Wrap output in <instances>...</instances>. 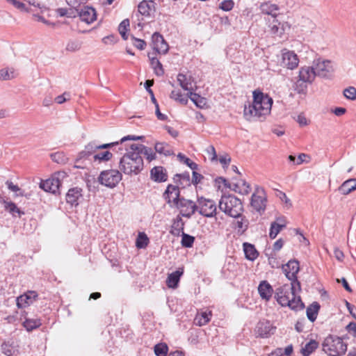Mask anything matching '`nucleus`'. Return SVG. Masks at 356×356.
<instances>
[{"mask_svg":"<svg viewBox=\"0 0 356 356\" xmlns=\"http://www.w3.org/2000/svg\"><path fill=\"white\" fill-rule=\"evenodd\" d=\"M273 99L268 95L259 90L253 92V101L245 104L243 111L244 117L247 120L263 121L271 111Z\"/></svg>","mask_w":356,"mask_h":356,"instance_id":"obj_1","label":"nucleus"},{"mask_svg":"<svg viewBox=\"0 0 356 356\" xmlns=\"http://www.w3.org/2000/svg\"><path fill=\"white\" fill-rule=\"evenodd\" d=\"M296 288L300 289V282H291L276 289L275 298L282 307H289L291 309H302L304 306L300 296L296 295Z\"/></svg>","mask_w":356,"mask_h":356,"instance_id":"obj_2","label":"nucleus"},{"mask_svg":"<svg viewBox=\"0 0 356 356\" xmlns=\"http://www.w3.org/2000/svg\"><path fill=\"white\" fill-rule=\"evenodd\" d=\"M119 168L127 175H136L143 169V159L138 152L131 150L126 153L120 159Z\"/></svg>","mask_w":356,"mask_h":356,"instance_id":"obj_3","label":"nucleus"},{"mask_svg":"<svg viewBox=\"0 0 356 356\" xmlns=\"http://www.w3.org/2000/svg\"><path fill=\"white\" fill-rule=\"evenodd\" d=\"M218 207L226 215L236 218L243 213V207L241 201L234 195H223L221 197Z\"/></svg>","mask_w":356,"mask_h":356,"instance_id":"obj_4","label":"nucleus"},{"mask_svg":"<svg viewBox=\"0 0 356 356\" xmlns=\"http://www.w3.org/2000/svg\"><path fill=\"white\" fill-rule=\"evenodd\" d=\"M323 351L330 356H341L347 350V345L339 337L330 335L322 344Z\"/></svg>","mask_w":356,"mask_h":356,"instance_id":"obj_5","label":"nucleus"},{"mask_svg":"<svg viewBox=\"0 0 356 356\" xmlns=\"http://www.w3.org/2000/svg\"><path fill=\"white\" fill-rule=\"evenodd\" d=\"M66 177L67 174L65 172H57L50 178L42 181L40 184V187L47 192L56 194L59 192L62 181Z\"/></svg>","mask_w":356,"mask_h":356,"instance_id":"obj_6","label":"nucleus"},{"mask_svg":"<svg viewBox=\"0 0 356 356\" xmlns=\"http://www.w3.org/2000/svg\"><path fill=\"white\" fill-rule=\"evenodd\" d=\"M122 174L118 170L102 171L99 177V182L108 188H114L122 179Z\"/></svg>","mask_w":356,"mask_h":356,"instance_id":"obj_7","label":"nucleus"},{"mask_svg":"<svg viewBox=\"0 0 356 356\" xmlns=\"http://www.w3.org/2000/svg\"><path fill=\"white\" fill-rule=\"evenodd\" d=\"M196 207L199 213L204 217L212 218L216 214L217 207L212 200L200 197Z\"/></svg>","mask_w":356,"mask_h":356,"instance_id":"obj_8","label":"nucleus"},{"mask_svg":"<svg viewBox=\"0 0 356 356\" xmlns=\"http://www.w3.org/2000/svg\"><path fill=\"white\" fill-rule=\"evenodd\" d=\"M313 67L316 76L329 77L333 72L332 63L328 60L317 58L314 60Z\"/></svg>","mask_w":356,"mask_h":356,"instance_id":"obj_9","label":"nucleus"},{"mask_svg":"<svg viewBox=\"0 0 356 356\" xmlns=\"http://www.w3.org/2000/svg\"><path fill=\"white\" fill-rule=\"evenodd\" d=\"M266 197L262 188L257 187L252 195L251 206L258 212L264 211L266 209Z\"/></svg>","mask_w":356,"mask_h":356,"instance_id":"obj_10","label":"nucleus"},{"mask_svg":"<svg viewBox=\"0 0 356 356\" xmlns=\"http://www.w3.org/2000/svg\"><path fill=\"white\" fill-rule=\"evenodd\" d=\"M179 209L180 213L186 218H191L197 211L196 204L190 200L181 197L175 206Z\"/></svg>","mask_w":356,"mask_h":356,"instance_id":"obj_11","label":"nucleus"},{"mask_svg":"<svg viewBox=\"0 0 356 356\" xmlns=\"http://www.w3.org/2000/svg\"><path fill=\"white\" fill-rule=\"evenodd\" d=\"M138 13L145 18H154L156 13V3L154 0H143L138 6Z\"/></svg>","mask_w":356,"mask_h":356,"instance_id":"obj_12","label":"nucleus"},{"mask_svg":"<svg viewBox=\"0 0 356 356\" xmlns=\"http://www.w3.org/2000/svg\"><path fill=\"white\" fill-rule=\"evenodd\" d=\"M152 41L154 53L156 54H165L168 51L169 46L160 33H154L152 36Z\"/></svg>","mask_w":356,"mask_h":356,"instance_id":"obj_13","label":"nucleus"},{"mask_svg":"<svg viewBox=\"0 0 356 356\" xmlns=\"http://www.w3.org/2000/svg\"><path fill=\"white\" fill-rule=\"evenodd\" d=\"M179 188L173 185H168L165 193H163V197L168 204L175 206L178 202L181 200Z\"/></svg>","mask_w":356,"mask_h":356,"instance_id":"obj_14","label":"nucleus"},{"mask_svg":"<svg viewBox=\"0 0 356 356\" xmlns=\"http://www.w3.org/2000/svg\"><path fill=\"white\" fill-rule=\"evenodd\" d=\"M299 63L298 56L291 51H283L282 56V65L288 69L293 70L296 68Z\"/></svg>","mask_w":356,"mask_h":356,"instance_id":"obj_15","label":"nucleus"},{"mask_svg":"<svg viewBox=\"0 0 356 356\" xmlns=\"http://www.w3.org/2000/svg\"><path fill=\"white\" fill-rule=\"evenodd\" d=\"M283 270L289 280H293L292 282H298L296 275L299 271V263L296 260H290L286 264L284 265Z\"/></svg>","mask_w":356,"mask_h":356,"instance_id":"obj_16","label":"nucleus"},{"mask_svg":"<svg viewBox=\"0 0 356 356\" xmlns=\"http://www.w3.org/2000/svg\"><path fill=\"white\" fill-rule=\"evenodd\" d=\"M83 191L81 188L74 187L69 189L66 194V202L72 206H77L83 200Z\"/></svg>","mask_w":356,"mask_h":356,"instance_id":"obj_17","label":"nucleus"},{"mask_svg":"<svg viewBox=\"0 0 356 356\" xmlns=\"http://www.w3.org/2000/svg\"><path fill=\"white\" fill-rule=\"evenodd\" d=\"M275 329V327L273 326L269 321L263 320L257 323L256 332L261 337L266 338L273 334Z\"/></svg>","mask_w":356,"mask_h":356,"instance_id":"obj_18","label":"nucleus"},{"mask_svg":"<svg viewBox=\"0 0 356 356\" xmlns=\"http://www.w3.org/2000/svg\"><path fill=\"white\" fill-rule=\"evenodd\" d=\"M177 81L184 90L188 92V95L194 90L195 83L194 82V79L191 75L179 73L177 75Z\"/></svg>","mask_w":356,"mask_h":356,"instance_id":"obj_19","label":"nucleus"},{"mask_svg":"<svg viewBox=\"0 0 356 356\" xmlns=\"http://www.w3.org/2000/svg\"><path fill=\"white\" fill-rule=\"evenodd\" d=\"M38 297V294L34 291H29L27 293L19 296L17 298V306L18 308H24L33 303Z\"/></svg>","mask_w":356,"mask_h":356,"instance_id":"obj_20","label":"nucleus"},{"mask_svg":"<svg viewBox=\"0 0 356 356\" xmlns=\"http://www.w3.org/2000/svg\"><path fill=\"white\" fill-rule=\"evenodd\" d=\"M131 150L137 151L140 156H145L149 161L156 158V154L151 148L141 144H132L131 145Z\"/></svg>","mask_w":356,"mask_h":356,"instance_id":"obj_21","label":"nucleus"},{"mask_svg":"<svg viewBox=\"0 0 356 356\" xmlns=\"http://www.w3.org/2000/svg\"><path fill=\"white\" fill-rule=\"evenodd\" d=\"M316 76L313 65L305 66L300 68L299 72V81L305 83H312Z\"/></svg>","mask_w":356,"mask_h":356,"instance_id":"obj_22","label":"nucleus"},{"mask_svg":"<svg viewBox=\"0 0 356 356\" xmlns=\"http://www.w3.org/2000/svg\"><path fill=\"white\" fill-rule=\"evenodd\" d=\"M118 143V142H116L97 145L95 143H90L86 145L85 149L80 154L81 156H89L95 153L97 149H107Z\"/></svg>","mask_w":356,"mask_h":356,"instance_id":"obj_23","label":"nucleus"},{"mask_svg":"<svg viewBox=\"0 0 356 356\" xmlns=\"http://www.w3.org/2000/svg\"><path fill=\"white\" fill-rule=\"evenodd\" d=\"M290 29V25L288 22H280L277 19L273 21L272 25L270 26L271 33L281 37L285 31Z\"/></svg>","mask_w":356,"mask_h":356,"instance_id":"obj_24","label":"nucleus"},{"mask_svg":"<svg viewBox=\"0 0 356 356\" xmlns=\"http://www.w3.org/2000/svg\"><path fill=\"white\" fill-rule=\"evenodd\" d=\"M80 18L88 24L93 22L96 19L95 10L91 7L85 6L79 11Z\"/></svg>","mask_w":356,"mask_h":356,"instance_id":"obj_25","label":"nucleus"},{"mask_svg":"<svg viewBox=\"0 0 356 356\" xmlns=\"http://www.w3.org/2000/svg\"><path fill=\"white\" fill-rule=\"evenodd\" d=\"M183 273L184 268H179L176 271L169 274L166 280L167 286L169 288L176 289Z\"/></svg>","mask_w":356,"mask_h":356,"instance_id":"obj_26","label":"nucleus"},{"mask_svg":"<svg viewBox=\"0 0 356 356\" xmlns=\"http://www.w3.org/2000/svg\"><path fill=\"white\" fill-rule=\"evenodd\" d=\"M258 291L262 299L268 300L272 296L273 290L268 282L262 281L259 285Z\"/></svg>","mask_w":356,"mask_h":356,"instance_id":"obj_27","label":"nucleus"},{"mask_svg":"<svg viewBox=\"0 0 356 356\" xmlns=\"http://www.w3.org/2000/svg\"><path fill=\"white\" fill-rule=\"evenodd\" d=\"M151 177L157 182L165 181L168 176L165 170L161 166H156L150 171Z\"/></svg>","mask_w":356,"mask_h":356,"instance_id":"obj_28","label":"nucleus"},{"mask_svg":"<svg viewBox=\"0 0 356 356\" xmlns=\"http://www.w3.org/2000/svg\"><path fill=\"white\" fill-rule=\"evenodd\" d=\"M147 56L155 74L157 76H162L164 74V70L161 62L156 56V53H148Z\"/></svg>","mask_w":356,"mask_h":356,"instance_id":"obj_29","label":"nucleus"},{"mask_svg":"<svg viewBox=\"0 0 356 356\" xmlns=\"http://www.w3.org/2000/svg\"><path fill=\"white\" fill-rule=\"evenodd\" d=\"M260 10L262 13L276 17L277 12L280 10L277 5L270 2H264L260 5Z\"/></svg>","mask_w":356,"mask_h":356,"instance_id":"obj_30","label":"nucleus"},{"mask_svg":"<svg viewBox=\"0 0 356 356\" xmlns=\"http://www.w3.org/2000/svg\"><path fill=\"white\" fill-rule=\"evenodd\" d=\"M0 202H2L4 204L5 209L11 213L13 216H15L16 213L19 217H21L24 214V212L21 211L14 202H8L3 199L1 196Z\"/></svg>","mask_w":356,"mask_h":356,"instance_id":"obj_31","label":"nucleus"},{"mask_svg":"<svg viewBox=\"0 0 356 356\" xmlns=\"http://www.w3.org/2000/svg\"><path fill=\"white\" fill-rule=\"evenodd\" d=\"M277 221L279 222H273L271 223V225H270L269 236L272 239L275 238L277 236V234L280 232L282 229L286 226L285 223H284L285 220L284 219L277 218Z\"/></svg>","mask_w":356,"mask_h":356,"instance_id":"obj_32","label":"nucleus"},{"mask_svg":"<svg viewBox=\"0 0 356 356\" xmlns=\"http://www.w3.org/2000/svg\"><path fill=\"white\" fill-rule=\"evenodd\" d=\"M243 250L245 254V257L251 261L257 259L259 255V253L257 251L255 247L248 243H243Z\"/></svg>","mask_w":356,"mask_h":356,"instance_id":"obj_33","label":"nucleus"},{"mask_svg":"<svg viewBox=\"0 0 356 356\" xmlns=\"http://www.w3.org/2000/svg\"><path fill=\"white\" fill-rule=\"evenodd\" d=\"M356 189V179H350L344 181L339 187V191L343 194L347 195Z\"/></svg>","mask_w":356,"mask_h":356,"instance_id":"obj_34","label":"nucleus"},{"mask_svg":"<svg viewBox=\"0 0 356 356\" xmlns=\"http://www.w3.org/2000/svg\"><path fill=\"white\" fill-rule=\"evenodd\" d=\"M237 220L235 222L236 228L238 232L244 233L248 228L249 220L242 213L240 214L239 217L236 218Z\"/></svg>","mask_w":356,"mask_h":356,"instance_id":"obj_35","label":"nucleus"},{"mask_svg":"<svg viewBox=\"0 0 356 356\" xmlns=\"http://www.w3.org/2000/svg\"><path fill=\"white\" fill-rule=\"evenodd\" d=\"M113 154L109 151L98 152L93 155L92 161L94 163H101L111 159Z\"/></svg>","mask_w":356,"mask_h":356,"instance_id":"obj_36","label":"nucleus"},{"mask_svg":"<svg viewBox=\"0 0 356 356\" xmlns=\"http://www.w3.org/2000/svg\"><path fill=\"white\" fill-rule=\"evenodd\" d=\"M154 149L156 152L165 156L171 155L173 153L171 147L165 142L156 143Z\"/></svg>","mask_w":356,"mask_h":356,"instance_id":"obj_37","label":"nucleus"},{"mask_svg":"<svg viewBox=\"0 0 356 356\" xmlns=\"http://www.w3.org/2000/svg\"><path fill=\"white\" fill-rule=\"evenodd\" d=\"M320 309V305L318 302H313L310 306H309L307 309V316L309 321L314 322L317 317V314L318 310Z\"/></svg>","mask_w":356,"mask_h":356,"instance_id":"obj_38","label":"nucleus"},{"mask_svg":"<svg viewBox=\"0 0 356 356\" xmlns=\"http://www.w3.org/2000/svg\"><path fill=\"white\" fill-rule=\"evenodd\" d=\"M189 96L190 95H188V92L185 95H183L179 90H174L170 93V98L175 99L183 105H186L188 103V99Z\"/></svg>","mask_w":356,"mask_h":356,"instance_id":"obj_39","label":"nucleus"},{"mask_svg":"<svg viewBox=\"0 0 356 356\" xmlns=\"http://www.w3.org/2000/svg\"><path fill=\"white\" fill-rule=\"evenodd\" d=\"M211 316V312H202L200 314H197L195 319L194 323L198 326H202L207 324L209 321Z\"/></svg>","mask_w":356,"mask_h":356,"instance_id":"obj_40","label":"nucleus"},{"mask_svg":"<svg viewBox=\"0 0 356 356\" xmlns=\"http://www.w3.org/2000/svg\"><path fill=\"white\" fill-rule=\"evenodd\" d=\"M235 191L242 195H247L251 191L250 186L244 180L235 184Z\"/></svg>","mask_w":356,"mask_h":356,"instance_id":"obj_41","label":"nucleus"},{"mask_svg":"<svg viewBox=\"0 0 356 356\" xmlns=\"http://www.w3.org/2000/svg\"><path fill=\"white\" fill-rule=\"evenodd\" d=\"M41 325H42V323H41L40 319H39V318H36V319L26 318L23 323V326L29 332L32 331L33 330L39 327Z\"/></svg>","mask_w":356,"mask_h":356,"instance_id":"obj_42","label":"nucleus"},{"mask_svg":"<svg viewBox=\"0 0 356 356\" xmlns=\"http://www.w3.org/2000/svg\"><path fill=\"white\" fill-rule=\"evenodd\" d=\"M189 98L199 108H204L207 107V99L200 97L199 95L191 92Z\"/></svg>","mask_w":356,"mask_h":356,"instance_id":"obj_43","label":"nucleus"},{"mask_svg":"<svg viewBox=\"0 0 356 356\" xmlns=\"http://www.w3.org/2000/svg\"><path fill=\"white\" fill-rule=\"evenodd\" d=\"M318 342L314 340H311L308 343L305 344V346L302 348V353L304 356H309L312 353H313L318 348Z\"/></svg>","mask_w":356,"mask_h":356,"instance_id":"obj_44","label":"nucleus"},{"mask_svg":"<svg viewBox=\"0 0 356 356\" xmlns=\"http://www.w3.org/2000/svg\"><path fill=\"white\" fill-rule=\"evenodd\" d=\"M16 76L13 68H3L0 70V80L6 81L14 79Z\"/></svg>","mask_w":356,"mask_h":356,"instance_id":"obj_45","label":"nucleus"},{"mask_svg":"<svg viewBox=\"0 0 356 356\" xmlns=\"http://www.w3.org/2000/svg\"><path fill=\"white\" fill-rule=\"evenodd\" d=\"M149 243L147 235L143 232H140L138 235L136 245L138 248H145Z\"/></svg>","mask_w":356,"mask_h":356,"instance_id":"obj_46","label":"nucleus"},{"mask_svg":"<svg viewBox=\"0 0 356 356\" xmlns=\"http://www.w3.org/2000/svg\"><path fill=\"white\" fill-rule=\"evenodd\" d=\"M154 349L156 356H166L168 351V347L165 343L156 344Z\"/></svg>","mask_w":356,"mask_h":356,"instance_id":"obj_47","label":"nucleus"},{"mask_svg":"<svg viewBox=\"0 0 356 356\" xmlns=\"http://www.w3.org/2000/svg\"><path fill=\"white\" fill-rule=\"evenodd\" d=\"M2 353L7 356H12L15 354L17 350L9 342H4L1 346Z\"/></svg>","mask_w":356,"mask_h":356,"instance_id":"obj_48","label":"nucleus"},{"mask_svg":"<svg viewBox=\"0 0 356 356\" xmlns=\"http://www.w3.org/2000/svg\"><path fill=\"white\" fill-rule=\"evenodd\" d=\"M51 159L58 163H65L67 158L63 152H58L51 154Z\"/></svg>","mask_w":356,"mask_h":356,"instance_id":"obj_49","label":"nucleus"},{"mask_svg":"<svg viewBox=\"0 0 356 356\" xmlns=\"http://www.w3.org/2000/svg\"><path fill=\"white\" fill-rule=\"evenodd\" d=\"M7 2L11 3L14 7L20 11H24L26 13H29L31 11L30 8H29L24 3L18 1V0H6Z\"/></svg>","mask_w":356,"mask_h":356,"instance_id":"obj_50","label":"nucleus"},{"mask_svg":"<svg viewBox=\"0 0 356 356\" xmlns=\"http://www.w3.org/2000/svg\"><path fill=\"white\" fill-rule=\"evenodd\" d=\"M129 26V20L128 19H124L119 25V32L124 40H127L128 36L126 34L127 27Z\"/></svg>","mask_w":356,"mask_h":356,"instance_id":"obj_51","label":"nucleus"},{"mask_svg":"<svg viewBox=\"0 0 356 356\" xmlns=\"http://www.w3.org/2000/svg\"><path fill=\"white\" fill-rule=\"evenodd\" d=\"M81 44L76 40H70L67 42L65 49L68 51L74 52L81 49Z\"/></svg>","mask_w":356,"mask_h":356,"instance_id":"obj_52","label":"nucleus"},{"mask_svg":"<svg viewBox=\"0 0 356 356\" xmlns=\"http://www.w3.org/2000/svg\"><path fill=\"white\" fill-rule=\"evenodd\" d=\"M195 238L186 234H182L181 245L185 248L192 247Z\"/></svg>","mask_w":356,"mask_h":356,"instance_id":"obj_53","label":"nucleus"},{"mask_svg":"<svg viewBox=\"0 0 356 356\" xmlns=\"http://www.w3.org/2000/svg\"><path fill=\"white\" fill-rule=\"evenodd\" d=\"M6 184L9 190H10L11 191L15 192V193H19L18 194L16 195L17 196H18V195L24 196V191H22L21 190V188L17 185L14 184L11 181H9V180L6 181Z\"/></svg>","mask_w":356,"mask_h":356,"instance_id":"obj_54","label":"nucleus"},{"mask_svg":"<svg viewBox=\"0 0 356 356\" xmlns=\"http://www.w3.org/2000/svg\"><path fill=\"white\" fill-rule=\"evenodd\" d=\"M343 95L346 98L355 100L356 99V89L354 87H348L343 90Z\"/></svg>","mask_w":356,"mask_h":356,"instance_id":"obj_55","label":"nucleus"},{"mask_svg":"<svg viewBox=\"0 0 356 356\" xmlns=\"http://www.w3.org/2000/svg\"><path fill=\"white\" fill-rule=\"evenodd\" d=\"M131 40L132 44L140 50H143L147 45L145 40L136 38L134 36H131Z\"/></svg>","mask_w":356,"mask_h":356,"instance_id":"obj_56","label":"nucleus"},{"mask_svg":"<svg viewBox=\"0 0 356 356\" xmlns=\"http://www.w3.org/2000/svg\"><path fill=\"white\" fill-rule=\"evenodd\" d=\"M234 2L232 0H225L220 6V8L225 11H229L234 7Z\"/></svg>","mask_w":356,"mask_h":356,"instance_id":"obj_57","label":"nucleus"},{"mask_svg":"<svg viewBox=\"0 0 356 356\" xmlns=\"http://www.w3.org/2000/svg\"><path fill=\"white\" fill-rule=\"evenodd\" d=\"M88 0H66L67 4L78 11V8L85 3Z\"/></svg>","mask_w":356,"mask_h":356,"instance_id":"obj_58","label":"nucleus"},{"mask_svg":"<svg viewBox=\"0 0 356 356\" xmlns=\"http://www.w3.org/2000/svg\"><path fill=\"white\" fill-rule=\"evenodd\" d=\"M70 98V94L69 92H64L63 95H58L56 97L55 101L56 103L61 104L65 102L67 100H69Z\"/></svg>","mask_w":356,"mask_h":356,"instance_id":"obj_59","label":"nucleus"},{"mask_svg":"<svg viewBox=\"0 0 356 356\" xmlns=\"http://www.w3.org/2000/svg\"><path fill=\"white\" fill-rule=\"evenodd\" d=\"M207 152L211 161L216 160L217 154H216V149L213 146L209 145L207 149Z\"/></svg>","mask_w":356,"mask_h":356,"instance_id":"obj_60","label":"nucleus"},{"mask_svg":"<svg viewBox=\"0 0 356 356\" xmlns=\"http://www.w3.org/2000/svg\"><path fill=\"white\" fill-rule=\"evenodd\" d=\"M216 183L219 184L218 187H220V184H223L226 188H230L227 180L222 177L216 178Z\"/></svg>","mask_w":356,"mask_h":356,"instance_id":"obj_61","label":"nucleus"},{"mask_svg":"<svg viewBox=\"0 0 356 356\" xmlns=\"http://www.w3.org/2000/svg\"><path fill=\"white\" fill-rule=\"evenodd\" d=\"M334 255L335 258L339 261H342L344 257L343 252L340 250L339 248L334 249Z\"/></svg>","mask_w":356,"mask_h":356,"instance_id":"obj_62","label":"nucleus"},{"mask_svg":"<svg viewBox=\"0 0 356 356\" xmlns=\"http://www.w3.org/2000/svg\"><path fill=\"white\" fill-rule=\"evenodd\" d=\"M202 178H203V177H202L200 174H199V173H197V172H195V171H194V172H193V179H192V182H193V184H198V183H200V180H201V179H202Z\"/></svg>","mask_w":356,"mask_h":356,"instance_id":"obj_63","label":"nucleus"},{"mask_svg":"<svg viewBox=\"0 0 356 356\" xmlns=\"http://www.w3.org/2000/svg\"><path fill=\"white\" fill-rule=\"evenodd\" d=\"M165 129H166L168 133L173 138H176L178 136L179 132L176 129L168 126H166Z\"/></svg>","mask_w":356,"mask_h":356,"instance_id":"obj_64","label":"nucleus"}]
</instances>
